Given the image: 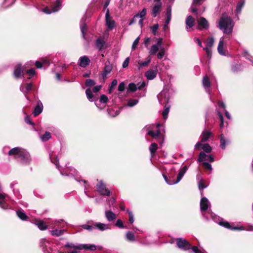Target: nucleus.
I'll use <instances>...</instances> for the list:
<instances>
[{
  "mask_svg": "<svg viewBox=\"0 0 253 253\" xmlns=\"http://www.w3.org/2000/svg\"><path fill=\"white\" fill-rule=\"evenodd\" d=\"M8 155L9 156H14V158L18 162L23 164H28L31 161L29 153L27 151L22 150L19 147H15L10 149L8 151Z\"/></svg>",
  "mask_w": 253,
  "mask_h": 253,
  "instance_id": "obj_1",
  "label": "nucleus"
},
{
  "mask_svg": "<svg viewBox=\"0 0 253 253\" xmlns=\"http://www.w3.org/2000/svg\"><path fill=\"white\" fill-rule=\"evenodd\" d=\"M234 25L233 20L226 14H223L218 22V27L225 34L232 33Z\"/></svg>",
  "mask_w": 253,
  "mask_h": 253,
  "instance_id": "obj_2",
  "label": "nucleus"
},
{
  "mask_svg": "<svg viewBox=\"0 0 253 253\" xmlns=\"http://www.w3.org/2000/svg\"><path fill=\"white\" fill-rule=\"evenodd\" d=\"M157 97L161 104H165L162 115L164 119L166 120L168 118L170 108V106L167 104L169 101V93L167 90H164L158 95Z\"/></svg>",
  "mask_w": 253,
  "mask_h": 253,
  "instance_id": "obj_3",
  "label": "nucleus"
},
{
  "mask_svg": "<svg viewBox=\"0 0 253 253\" xmlns=\"http://www.w3.org/2000/svg\"><path fill=\"white\" fill-rule=\"evenodd\" d=\"M200 209L202 214L206 219H214V214L211 210V205L208 199L206 197H203L200 201Z\"/></svg>",
  "mask_w": 253,
  "mask_h": 253,
  "instance_id": "obj_4",
  "label": "nucleus"
},
{
  "mask_svg": "<svg viewBox=\"0 0 253 253\" xmlns=\"http://www.w3.org/2000/svg\"><path fill=\"white\" fill-rule=\"evenodd\" d=\"M177 247L184 251L192 249L194 253H200L201 251L196 246H192L189 242L185 239L178 238L175 239Z\"/></svg>",
  "mask_w": 253,
  "mask_h": 253,
  "instance_id": "obj_5",
  "label": "nucleus"
},
{
  "mask_svg": "<svg viewBox=\"0 0 253 253\" xmlns=\"http://www.w3.org/2000/svg\"><path fill=\"white\" fill-rule=\"evenodd\" d=\"M146 129L147 134L154 138L165 132L164 126L159 124L150 125L146 127Z\"/></svg>",
  "mask_w": 253,
  "mask_h": 253,
  "instance_id": "obj_6",
  "label": "nucleus"
},
{
  "mask_svg": "<svg viewBox=\"0 0 253 253\" xmlns=\"http://www.w3.org/2000/svg\"><path fill=\"white\" fill-rule=\"evenodd\" d=\"M146 14V9L145 8H144L141 11L134 16L133 18L130 21L128 25H131L135 23L136 19L139 17L140 18L138 22L139 25L141 28H142L143 26V18L145 16Z\"/></svg>",
  "mask_w": 253,
  "mask_h": 253,
  "instance_id": "obj_7",
  "label": "nucleus"
},
{
  "mask_svg": "<svg viewBox=\"0 0 253 253\" xmlns=\"http://www.w3.org/2000/svg\"><path fill=\"white\" fill-rule=\"evenodd\" d=\"M84 250L88 251H101L103 250V247L100 246H96L93 244H80L79 250Z\"/></svg>",
  "mask_w": 253,
  "mask_h": 253,
  "instance_id": "obj_8",
  "label": "nucleus"
},
{
  "mask_svg": "<svg viewBox=\"0 0 253 253\" xmlns=\"http://www.w3.org/2000/svg\"><path fill=\"white\" fill-rule=\"evenodd\" d=\"M96 189L102 195L109 196L110 195V190L106 188L105 184L102 181H100L96 185Z\"/></svg>",
  "mask_w": 253,
  "mask_h": 253,
  "instance_id": "obj_9",
  "label": "nucleus"
},
{
  "mask_svg": "<svg viewBox=\"0 0 253 253\" xmlns=\"http://www.w3.org/2000/svg\"><path fill=\"white\" fill-rule=\"evenodd\" d=\"M106 24L109 30H112L115 27V22L110 15L109 9H107L105 14Z\"/></svg>",
  "mask_w": 253,
  "mask_h": 253,
  "instance_id": "obj_10",
  "label": "nucleus"
},
{
  "mask_svg": "<svg viewBox=\"0 0 253 253\" xmlns=\"http://www.w3.org/2000/svg\"><path fill=\"white\" fill-rule=\"evenodd\" d=\"M49 227L52 229H54L56 227L57 228H63L65 227V223H63V220H54L48 223Z\"/></svg>",
  "mask_w": 253,
  "mask_h": 253,
  "instance_id": "obj_11",
  "label": "nucleus"
},
{
  "mask_svg": "<svg viewBox=\"0 0 253 253\" xmlns=\"http://www.w3.org/2000/svg\"><path fill=\"white\" fill-rule=\"evenodd\" d=\"M33 87V84L31 83L25 84L23 83L20 86V90L24 94L25 96L27 99L29 100V98L27 96V94L31 90Z\"/></svg>",
  "mask_w": 253,
  "mask_h": 253,
  "instance_id": "obj_12",
  "label": "nucleus"
},
{
  "mask_svg": "<svg viewBox=\"0 0 253 253\" xmlns=\"http://www.w3.org/2000/svg\"><path fill=\"white\" fill-rule=\"evenodd\" d=\"M108 101V98L104 94H102L100 96L99 103L95 102L96 106L99 109H102L105 106V104Z\"/></svg>",
  "mask_w": 253,
  "mask_h": 253,
  "instance_id": "obj_13",
  "label": "nucleus"
},
{
  "mask_svg": "<svg viewBox=\"0 0 253 253\" xmlns=\"http://www.w3.org/2000/svg\"><path fill=\"white\" fill-rule=\"evenodd\" d=\"M205 160L208 161L210 163L214 162V158L211 155H207L205 153L201 152L200 153L198 161L199 162H203Z\"/></svg>",
  "mask_w": 253,
  "mask_h": 253,
  "instance_id": "obj_14",
  "label": "nucleus"
},
{
  "mask_svg": "<svg viewBox=\"0 0 253 253\" xmlns=\"http://www.w3.org/2000/svg\"><path fill=\"white\" fill-rule=\"evenodd\" d=\"M201 147L206 153H210L212 151V148L209 144L206 143L202 145V142L199 141L195 144V149H199Z\"/></svg>",
  "mask_w": 253,
  "mask_h": 253,
  "instance_id": "obj_15",
  "label": "nucleus"
},
{
  "mask_svg": "<svg viewBox=\"0 0 253 253\" xmlns=\"http://www.w3.org/2000/svg\"><path fill=\"white\" fill-rule=\"evenodd\" d=\"M90 62L89 58L87 56L84 55L80 57L78 63L80 67L85 68L89 64Z\"/></svg>",
  "mask_w": 253,
  "mask_h": 253,
  "instance_id": "obj_16",
  "label": "nucleus"
},
{
  "mask_svg": "<svg viewBox=\"0 0 253 253\" xmlns=\"http://www.w3.org/2000/svg\"><path fill=\"white\" fill-rule=\"evenodd\" d=\"M13 74L16 79L21 78L23 77L24 70L22 69L21 64H17L15 66Z\"/></svg>",
  "mask_w": 253,
  "mask_h": 253,
  "instance_id": "obj_17",
  "label": "nucleus"
},
{
  "mask_svg": "<svg viewBox=\"0 0 253 253\" xmlns=\"http://www.w3.org/2000/svg\"><path fill=\"white\" fill-rule=\"evenodd\" d=\"M224 37H222L219 40L217 46V50L218 53L221 55H226V50L224 49Z\"/></svg>",
  "mask_w": 253,
  "mask_h": 253,
  "instance_id": "obj_18",
  "label": "nucleus"
},
{
  "mask_svg": "<svg viewBox=\"0 0 253 253\" xmlns=\"http://www.w3.org/2000/svg\"><path fill=\"white\" fill-rule=\"evenodd\" d=\"M158 2L157 4L154 5L152 10V15L154 17H156L157 16L162 8V3L160 1Z\"/></svg>",
  "mask_w": 253,
  "mask_h": 253,
  "instance_id": "obj_19",
  "label": "nucleus"
},
{
  "mask_svg": "<svg viewBox=\"0 0 253 253\" xmlns=\"http://www.w3.org/2000/svg\"><path fill=\"white\" fill-rule=\"evenodd\" d=\"M203 85L205 88V90L209 94H210V86H211V82L210 81V79L207 76H205L203 79Z\"/></svg>",
  "mask_w": 253,
  "mask_h": 253,
  "instance_id": "obj_20",
  "label": "nucleus"
},
{
  "mask_svg": "<svg viewBox=\"0 0 253 253\" xmlns=\"http://www.w3.org/2000/svg\"><path fill=\"white\" fill-rule=\"evenodd\" d=\"M198 24L199 28L207 29L209 27L208 21L204 17H201L198 20Z\"/></svg>",
  "mask_w": 253,
  "mask_h": 253,
  "instance_id": "obj_21",
  "label": "nucleus"
},
{
  "mask_svg": "<svg viewBox=\"0 0 253 253\" xmlns=\"http://www.w3.org/2000/svg\"><path fill=\"white\" fill-rule=\"evenodd\" d=\"M42 104L41 101H39L38 102L34 110L33 114L35 117H36L40 114L42 112Z\"/></svg>",
  "mask_w": 253,
  "mask_h": 253,
  "instance_id": "obj_22",
  "label": "nucleus"
},
{
  "mask_svg": "<svg viewBox=\"0 0 253 253\" xmlns=\"http://www.w3.org/2000/svg\"><path fill=\"white\" fill-rule=\"evenodd\" d=\"M219 224L222 225V226H224L225 227L227 228H229V229H231L232 230H245V228L243 226H231L229 223L228 222H220L219 223Z\"/></svg>",
  "mask_w": 253,
  "mask_h": 253,
  "instance_id": "obj_23",
  "label": "nucleus"
},
{
  "mask_svg": "<svg viewBox=\"0 0 253 253\" xmlns=\"http://www.w3.org/2000/svg\"><path fill=\"white\" fill-rule=\"evenodd\" d=\"M171 7L169 6L167 9L166 15L167 17L166 20L165 21V24L164 25V29L165 30H166V29L168 27V25L169 24L170 20H171Z\"/></svg>",
  "mask_w": 253,
  "mask_h": 253,
  "instance_id": "obj_24",
  "label": "nucleus"
},
{
  "mask_svg": "<svg viewBox=\"0 0 253 253\" xmlns=\"http://www.w3.org/2000/svg\"><path fill=\"white\" fill-rule=\"evenodd\" d=\"M212 136V134L211 131L207 130H204L201 135V141L203 142L207 141L211 136Z\"/></svg>",
  "mask_w": 253,
  "mask_h": 253,
  "instance_id": "obj_25",
  "label": "nucleus"
},
{
  "mask_svg": "<svg viewBox=\"0 0 253 253\" xmlns=\"http://www.w3.org/2000/svg\"><path fill=\"white\" fill-rule=\"evenodd\" d=\"M187 169L188 168H187V166H185L179 170V172L177 175V179L176 181H174V183L176 184L181 180V179L183 177V175L186 172Z\"/></svg>",
  "mask_w": 253,
  "mask_h": 253,
  "instance_id": "obj_26",
  "label": "nucleus"
},
{
  "mask_svg": "<svg viewBox=\"0 0 253 253\" xmlns=\"http://www.w3.org/2000/svg\"><path fill=\"white\" fill-rule=\"evenodd\" d=\"M105 216L107 220L109 222L114 221L116 218V214L110 210L105 211Z\"/></svg>",
  "mask_w": 253,
  "mask_h": 253,
  "instance_id": "obj_27",
  "label": "nucleus"
},
{
  "mask_svg": "<svg viewBox=\"0 0 253 253\" xmlns=\"http://www.w3.org/2000/svg\"><path fill=\"white\" fill-rule=\"evenodd\" d=\"M6 195L0 193V207L3 209H8V205L6 202Z\"/></svg>",
  "mask_w": 253,
  "mask_h": 253,
  "instance_id": "obj_28",
  "label": "nucleus"
},
{
  "mask_svg": "<svg viewBox=\"0 0 253 253\" xmlns=\"http://www.w3.org/2000/svg\"><path fill=\"white\" fill-rule=\"evenodd\" d=\"M95 228H97L101 231H104L108 229H110V226L108 224L102 223L100 222L96 223L94 224Z\"/></svg>",
  "mask_w": 253,
  "mask_h": 253,
  "instance_id": "obj_29",
  "label": "nucleus"
},
{
  "mask_svg": "<svg viewBox=\"0 0 253 253\" xmlns=\"http://www.w3.org/2000/svg\"><path fill=\"white\" fill-rule=\"evenodd\" d=\"M66 231L65 229L59 230L58 228H54L50 231V233L53 236L59 237L62 235Z\"/></svg>",
  "mask_w": 253,
  "mask_h": 253,
  "instance_id": "obj_30",
  "label": "nucleus"
},
{
  "mask_svg": "<svg viewBox=\"0 0 253 253\" xmlns=\"http://www.w3.org/2000/svg\"><path fill=\"white\" fill-rule=\"evenodd\" d=\"M157 71H154V70H149L147 71L145 73V76L146 77L147 79L151 80L154 79L157 76Z\"/></svg>",
  "mask_w": 253,
  "mask_h": 253,
  "instance_id": "obj_31",
  "label": "nucleus"
},
{
  "mask_svg": "<svg viewBox=\"0 0 253 253\" xmlns=\"http://www.w3.org/2000/svg\"><path fill=\"white\" fill-rule=\"evenodd\" d=\"M195 22V20L194 18L191 16L189 15L187 17L186 20V24L187 25L186 29L188 31V29L194 26Z\"/></svg>",
  "mask_w": 253,
  "mask_h": 253,
  "instance_id": "obj_32",
  "label": "nucleus"
},
{
  "mask_svg": "<svg viewBox=\"0 0 253 253\" xmlns=\"http://www.w3.org/2000/svg\"><path fill=\"white\" fill-rule=\"evenodd\" d=\"M35 223L41 230H45L47 229V226L42 220H36Z\"/></svg>",
  "mask_w": 253,
  "mask_h": 253,
  "instance_id": "obj_33",
  "label": "nucleus"
},
{
  "mask_svg": "<svg viewBox=\"0 0 253 253\" xmlns=\"http://www.w3.org/2000/svg\"><path fill=\"white\" fill-rule=\"evenodd\" d=\"M105 43V41L101 38H98L95 42L96 47L99 50H101L104 45Z\"/></svg>",
  "mask_w": 253,
  "mask_h": 253,
  "instance_id": "obj_34",
  "label": "nucleus"
},
{
  "mask_svg": "<svg viewBox=\"0 0 253 253\" xmlns=\"http://www.w3.org/2000/svg\"><path fill=\"white\" fill-rule=\"evenodd\" d=\"M85 93L86 97L89 101L93 102L96 101V98L92 94V91L90 88H87L86 89Z\"/></svg>",
  "mask_w": 253,
  "mask_h": 253,
  "instance_id": "obj_35",
  "label": "nucleus"
},
{
  "mask_svg": "<svg viewBox=\"0 0 253 253\" xmlns=\"http://www.w3.org/2000/svg\"><path fill=\"white\" fill-rule=\"evenodd\" d=\"M245 3V0H242L238 2L236 8L235 9V12L237 15L241 13L242 9L244 6Z\"/></svg>",
  "mask_w": 253,
  "mask_h": 253,
  "instance_id": "obj_36",
  "label": "nucleus"
},
{
  "mask_svg": "<svg viewBox=\"0 0 253 253\" xmlns=\"http://www.w3.org/2000/svg\"><path fill=\"white\" fill-rule=\"evenodd\" d=\"M61 7V2L59 0H56L55 4L51 5L52 11L55 12L59 11Z\"/></svg>",
  "mask_w": 253,
  "mask_h": 253,
  "instance_id": "obj_37",
  "label": "nucleus"
},
{
  "mask_svg": "<svg viewBox=\"0 0 253 253\" xmlns=\"http://www.w3.org/2000/svg\"><path fill=\"white\" fill-rule=\"evenodd\" d=\"M80 28L84 38H85V31L86 29V25L85 23V20L83 18L80 23Z\"/></svg>",
  "mask_w": 253,
  "mask_h": 253,
  "instance_id": "obj_38",
  "label": "nucleus"
},
{
  "mask_svg": "<svg viewBox=\"0 0 253 253\" xmlns=\"http://www.w3.org/2000/svg\"><path fill=\"white\" fill-rule=\"evenodd\" d=\"M65 247H67V248H70V249H74L75 252H72L71 253H76V252L77 251H80L79 250V247H80V244H73V243H67L65 246Z\"/></svg>",
  "mask_w": 253,
  "mask_h": 253,
  "instance_id": "obj_39",
  "label": "nucleus"
},
{
  "mask_svg": "<svg viewBox=\"0 0 253 253\" xmlns=\"http://www.w3.org/2000/svg\"><path fill=\"white\" fill-rule=\"evenodd\" d=\"M220 147L222 149H224L226 147V145L229 143L228 140H226L224 138V135L223 134L220 135Z\"/></svg>",
  "mask_w": 253,
  "mask_h": 253,
  "instance_id": "obj_40",
  "label": "nucleus"
},
{
  "mask_svg": "<svg viewBox=\"0 0 253 253\" xmlns=\"http://www.w3.org/2000/svg\"><path fill=\"white\" fill-rule=\"evenodd\" d=\"M159 50H160V46L156 44H153L150 49L149 53L150 55L155 54Z\"/></svg>",
  "mask_w": 253,
  "mask_h": 253,
  "instance_id": "obj_41",
  "label": "nucleus"
},
{
  "mask_svg": "<svg viewBox=\"0 0 253 253\" xmlns=\"http://www.w3.org/2000/svg\"><path fill=\"white\" fill-rule=\"evenodd\" d=\"M151 58L150 57V56H148L146 58V60L145 61H139L138 62V63L139 65V68L141 67H142L147 66L149 64V63L151 62Z\"/></svg>",
  "mask_w": 253,
  "mask_h": 253,
  "instance_id": "obj_42",
  "label": "nucleus"
},
{
  "mask_svg": "<svg viewBox=\"0 0 253 253\" xmlns=\"http://www.w3.org/2000/svg\"><path fill=\"white\" fill-rule=\"evenodd\" d=\"M126 236V239L129 241L133 242L135 240L134 234L132 232L128 231Z\"/></svg>",
  "mask_w": 253,
  "mask_h": 253,
  "instance_id": "obj_43",
  "label": "nucleus"
},
{
  "mask_svg": "<svg viewBox=\"0 0 253 253\" xmlns=\"http://www.w3.org/2000/svg\"><path fill=\"white\" fill-rule=\"evenodd\" d=\"M157 149H158V145L155 143H152L149 148V151L152 155H154V154L157 151Z\"/></svg>",
  "mask_w": 253,
  "mask_h": 253,
  "instance_id": "obj_44",
  "label": "nucleus"
},
{
  "mask_svg": "<svg viewBox=\"0 0 253 253\" xmlns=\"http://www.w3.org/2000/svg\"><path fill=\"white\" fill-rule=\"evenodd\" d=\"M16 213L17 216L22 220H26L28 218V216L23 211H16Z\"/></svg>",
  "mask_w": 253,
  "mask_h": 253,
  "instance_id": "obj_45",
  "label": "nucleus"
},
{
  "mask_svg": "<svg viewBox=\"0 0 253 253\" xmlns=\"http://www.w3.org/2000/svg\"><path fill=\"white\" fill-rule=\"evenodd\" d=\"M51 138L50 133L46 131L43 135L41 136V139L42 141H46Z\"/></svg>",
  "mask_w": 253,
  "mask_h": 253,
  "instance_id": "obj_46",
  "label": "nucleus"
},
{
  "mask_svg": "<svg viewBox=\"0 0 253 253\" xmlns=\"http://www.w3.org/2000/svg\"><path fill=\"white\" fill-rule=\"evenodd\" d=\"M165 54V49L164 47H160V50L157 54L158 58L161 59L164 56Z\"/></svg>",
  "mask_w": 253,
  "mask_h": 253,
  "instance_id": "obj_47",
  "label": "nucleus"
},
{
  "mask_svg": "<svg viewBox=\"0 0 253 253\" xmlns=\"http://www.w3.org/2000/svg\"><path fill=\"white\" fill-rule=\"evenodd\" d=\"M214 42V39L213 37H210L208 39L207 42V44L206 47L211 48L213 45Z\"/></svg>",
  "mask_w": 253,
  "mask_h": 253,
  "instance_id": "obj_48",
  "label": "nucleus"
},
{
  "mask_svg": "<svg viewBox=\"0 0 253 253\" xmlns=\"http://www.w3.org/2000/svg\"><path fill=\"white\" fill-rule=\"evenodd\" d=\"M137 89L136 84L134 83H130L128 84V91L131 92H134Z\"/></svg>",
  "mask_w": 253,
  "mask_h": 253,
  "instance_id": "obj_49",
  "label": "nucleus"
},
{
  "mask_svg": "<svg viewBox=\"0 0 253 253\" xmlns=\"http://www.w3.org/2000/svg\"><path fill=\"white\" fill-rule=\"evenodd\" d=\"M112 65L108 63V64L106 63L103 71L109 74L112 71Z\"/></svg>",
  "mask_w": 253,
  "mask_h": 253,
  "instance_id": "obj_50",
  "label": "nucleus"
},
{
  "mask_svg": "<svg viewBox=\"0 0 253 253\" xmlns=\"http://www.w3.org/2000/svg\"><path fill=\"white\" fill-rule=\"evenodd\" d=\"M138 102V100L137 99H130L127 102V106L129 107H133L134 105H136Z\"/></svg>",
  "mask_w": 253,
  "mask_h": 253,
  "instance_id": "obj_51",
  "label": "nucleus"
},
{
  "mask_svg": "<svg viewBox=\"0 0 253 253\" xmlns=\"http://www.w3.org/2000/svg\"><path fill=\"white\" fill-rule=\"evenodd\" d=\"M117 80H116V79H114L111 83V85H110L109 86V93H111L113 90V88L114 87L117 85Z\"/></svg>",
  "mask_w": 253,
  "mask_h": 253,
  "instance_id": "obj_52",
  "label": "nucleus"
},
{
  "mask_svg": "<svg viewBox=\"0 0 253 253\" xmlns=\"http://www.w3.org/2000/svg\"><path fill=\"white\" fill-rule=\"evenodd\" d=\"M202 165L205 169L209 170L210 171L212 170V169L211 165V164H210L209 163H208L207 162H203Z\"/></svg>",
  "mask_w": 253,
  "mask_h": 253,
  "instance_id": "obj_53",
  "label": "nucleus"
},
{
  "mask_svg": "<svg viewBox=\"0 0 253 253\" xmlns=\"http://www.w3.org/2000/svg\"><path fill=\"white\" fill-rule=\"evenodd\" d=\"M95 82L93 80L91 79H87L85 82V85L86 86H92L95 84Z\"/></svg>",
  "mask_w": 253,
  "mask_h": 253,
  "instance_id": "obj_54",
  "label": "nucleus"
},
{
  "mask_svg": "<svg viewBox=\"0 0 253 253\" xmlns=\"http://www.w3.org/2000/svg\"><path fill=\"white\" fill-rule=\"evenodd\" d=\"M203 50L206 51L208 57L211 58V48H209L208 47H205L203 48Z\"/></svg>",
  "mask_w": 253,
  "mask_h": 253,
  "instance_id": "obj_55",
  "label": "nucleus"
},
{
  "mask_svg": "<svg viewBox=\"0 0 253 253\" xmlns=\"http://www.w3.org/2000/svg\"><path fill=\"white\" fill-rule=\"evenodd\" d=\"M127 212L128 214L129 221L130 223H133L134 220V217H133V214L132 212L131 211H129V210H127Z\"/></svg>",
  "mask_w": 253,
  "mask_h": 253,
  "instance_id": "obj_56",
  "label": "nucleus"
},
{
  "mask_svg": "<svg viewBox=\"0 0 253 253\" xmlns=\"http://www.w3.org/2000/svg\"><path fill=\"white\" fill-rule=\"evenodd\" d=\"M217 113H218V115L220 121V128H222L223 127V125H224L223 117L220 112H218Z\"/></svg>",
  "mask_w": 253,
  "mask_h": 253,
  "instance_id": "obj_57",
  "label": "nucleus"
},
{
  "mask_svg": "<svg viewBox=\"0 0 253 253\" xmlns=\"http://www.w3.org/2000/svg\"><path fill=\"white\" fill-rule=\"evenodd\" d=\"M26 72L30 75L29 79H31L35 74V71L33 68L27 70Z\"/></svg>",
  "mask_w": 253,
  "mask_h": 253,
  "instance_id": "obj_58",
  "label": "nucleus"
},
{
  "mask_svg": "<svg viewBox=\"0 0 253 253\" xmlns=\"http://www.w3.org/2000/svg\"><path fill=\"white\" fill-rule=\"evenodd\" d=\"M82 227H83V228L84 229H86V230H91L93 229H95L94 224H93L92 225H89L84 224V225H82Z\"/></svg>",
  "mask_w": 253,
  "mask_h": 253,
  "instance_id": "obj_59",
  "label": "nucleus"
},
{
  "mask_svg": "<svg viewBox=\"0 0 253 253\" xmlns=\"http://www.w3.org/2000/svg\"><path fill=\"white\" fill-rule=\"evenodd\" d=\"M199 188L200 190H203V189L207 187V186L205 185L204 183V181L202 180H201L198 183Z\"/></svg>",
  "mask_w": 253,
  "mask_h": 253,
  "instance_id": "obj_60",
  "label": "nucleus"
},
{
  "mask_svg": "<svg viewBox=\"0 0 253 253\" xmlns=\"http://www.w3.org/2000/svg\"><path fill=\"white\" fill-rule=\"evenodd\" d=\"M116 226L120 228H123L124 227L123 221L120 219H118L117 220L116 223Z\"/></svg>",
  "mask_w": 253,
  "mask_h": 253,
  "instance_id": "obj_61",
  "label": "nucleus"
},
{
  "mask_svg": "<svg viewBox=\"0 0 253 253\" xmlns=\"http://www.w3.org/2000/svg\"><path fill=\"white\" fill-rule=\"evenodd\" d=\"M159 28V25L158 24L154 25L151 27L152 33L154 35H156V32Z\"/></svg>",
  "mask_w": 253,
  "mask_h": 253,
  "instance_id": "obj_62",
  "label": "nucleus"
},
{
  "mask_svg": "<svg viewBox=\"0 0 253 253\" xmlns=\"http://www.w3.org/2000/svg\"><path fill=\"white\" fill-rule=\"evenodd\" d=\"M139 41V38L137 37L133 42L132 45V49L133 50L135 48L136 46L138 45Z\"/></svg>",
  "mask_w": 253,
  "mask_h": 253,
  "instance_id": "obj_63",
  "label": "nucleus"
},
{
  "mask_svg": "<svg viewBox=\"0 0 253 253\" xmlns=\"http://www.w3.org/2000/svg\"><path fill=\"white\" fill-rule=\"evenodd\" d=\"M125 84L124 82L121 83L118 86V90L122 92L125 90Z\"/></svg>",
  "mask_w": 253,
  "mask_h": 253,
  "instance_id": "obj_64",
  "label": "nucleus"
}]
</instances>
